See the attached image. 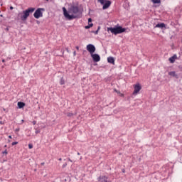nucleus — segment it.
Returning a JSON list of instances; mask_svg holds the SVG:
<instances>
[{
    "label": "nucleus",
    "mask_w": 182,
    "mask_h": 182,
    "mask_svg": "<svg viewBox=\"0 0 182 182\" xmlns=\"http://www.w3.org/2000/svg\"><path fill=\"white\" fill-rule=\"evenodd\" d=\"M79 7L77 6H71L68 9V11L66 9V8L63 7V12L65 18L68 19V21H72L73 19H76L77 18V16L76 14H79ZM69 14H73L72 15Z\"/></svg>",
    "instance_id": "nucleus-1"
},
{
    "label": "nucleus",
    "mask_w": 182,
    "mask_h": 182,
    "mask_svg": "<svg viewBox=\"0 0 182 182\" xmlns=\"http://www.w3.org/2000/svg\"><path fill=\"white\" fill-rule=\"evenodd\" d=\"M107 32H111L113 35H119L120 33H123V32H126V28L117 25L114 27H108Z\"/></svg>",
    "instance_id": "nucleus-2"
},
{
    "label": "nucleus",
    "mask_w": 182,
    "mask_h": 182,
    "mask_svg": "<svg viewBox=\"0 0 182 182\" xmlns=\"http://www.w3.org/2000/svg\"><path fill=\"white\" fill-rule=\"evenodd\" d=\"M36 9L33 7H29L25 11H23L22 13L18 14V16H21V21H26L28 19V17L31 15V14H33L35 12V10Z\"/></svg>",
    "instance_id": "nucleus-3"
},
{
    "label": "nucleus",
    "mask_w": 182,
    "mask_h": 182,
    "mask_svg": "<svg viewBox=\"0 0 182 182\" xmlns=\"http://www.w3.org/2000/svg\"><path fill=\"white\" fill-rule=\"evenodd\" d=\"M45 11V9L43 8H38L36 10V11L33 14V16L34 18H36V19H39V18H42V16H43V13L42 12Z\"/></svg>",
    "instance_id": "nucleus-4"
},
{
    "label": "nucleus",
    "mask_w": 182,
    "mask_h": 182,
    "mask_svg": "<svg viewBox=\"0 0 182 182\" xmlns=\"http://www.w3.org/2000/svg\"><path fill=\"white\" fill-rule=\"evenodd\" d=\"M98 2L101 4V5H103L102 9H107L111 5L112 1L110 0H97Z\"/></svg>",
    "instance_id": "nucleus-5"
},
{
    "label": "nucleus",
    "mask_w": 182,
    "mask_h": 182,
    "mask_svg": "<svg viewBox=\"0 0 182 182\" xmlns=\"http://www.w3.org/2000/svg\"><path fill=\"white\" fill-rule=\"evenodd\" d=\"M86 49L90 53V55H92L95 53V52H96V47L93 44H88Z\"/></svg>",
    "instance_id": "nucleus-6"
},
{
    "label": "nucleus",
    "mask_w": 182,
    "mask_h": 182,
    "mask_svg": "<svg viewBox=\"0 0 182 182\" xmlns=\"http://www.w3.org/2000/svg\"><path fill=\"white\" fill-rule=\"evenodd\" d=\"M141 90V85H140V83H136L134 85V92L133 95H137V93Z\"/></svg>",
    "instance_id": "nucleus-7"
},
{
    "label": "nucleus",
    "mask_w": 182,
    "mask_h": 182,
    "mask_svg": "<svg viewBox=\"0 0 182 182\" xmlns=\"http://www.w3.org/2000/svg\"><path fill=\"white\" fill-rule=\"evenodd\" d=\"M97 180L99 182H112V181L109 180V178L106 176H100Z\"/></svg>",
    "instance_id": "nucleus-8"
},
{
    "label": "nucleus",
    "mask_w": 182,
    "mask_h": 182,
    "mask_svg": "<svg viewBox=\"0 0 182 182\" xmlns=\"http://www.w3.org/2000/svg\"><path fill=\"white\" fill-rule=\"evenodd\" d=\"M91 58H92L93 62H100V55L99 54H91Z\"/></svg>",
    "instance_id": "nucleus-9"
},
{
    "label": "nucleus",
    "mask_w": 182,
    "mask_h": 182,
    "mask_svg": "<svg viewBox=\"0 0 182 182\" xmlns=\"http://www.w3.org/2000/svg\"><path fill=\"white\" fill-rule=\"evenodd\" d=\"M176 59H177V55L174 54L172 57L169 58L168 60L170 63H174V62H176Z\"/></svg>",
    "instance_id": "nucleus-10"
},
{
    "label": "nucleus",
    "mask_w": 182,
    "mask_h": 182,
    "mask_svg": "<svg viewBox=\"0 0 182 182\" xmlns=\"http://www.w3.org/2000/svg\"><path fill=\"white\" fill-rule=\"evenodd\" d=\"M154 28H160V29H163V28H166V24L164 23H160L156 24Z\"/></svg>",
    "instance_id": "nucleus-11"
},
{
    "label": "nucleus",
    "mask_w": 182,
    "mask_h": 182,
    "mask_svg": "<svg viewBox=\"0 0 182 182\" xmlns=\"http://www.w3.org/2000/svg\"><path fill=\"white\" fill-rule=\"evenodd\" d=\"M169 76H173L176 79H178V75L176 74V71H171L168 73Z\"/></svg>",
    "instance_id": "nucleus-12"
},
{
    "label": "nucleus",
    "mask_w": 182,
    "mask_h": 182,
    "mask_svg": "<svg viewBox=\"0 0 182 182\" xmlns=\"http://www.w3.org/2000/svg\"><path fill=\"white\" fill-rule=\"evenodd\" d=\"M108 63H112V65H114V58L113 57H108L107 58Z\"/></svg>",
    "instance_id": "nucleus-13"
},
{
    "label": "nucleus",
    "mask_w": 182,
    "mask_h": 182,
    "mask_svg": "<svg viewBox=\"0 0 182 182\" xmlns=\"http://www.w3.org/2000/svg\"><path fill=\"white\" fill-rule=\"evenodd\" d=\"M17 106L18 109H23V107H25V102H18Z\"/></svg>",
    "instance_id": "nucleus-14"
},
{
    "label": "nucleus",
    "mask_w": 182,
    "mask_h": 182,
    "mask_svg": "<svg viewBox=\"0 0 182 182\" xmlns=\"http://www.w3.org/2000/svg\"><path fill=\"white\" fill-rule=\"evenodd\" d=\"M93 26V23L88 24L87 26H85V29H90Z\"/></svg>",
    "instance_id": "nucleus-15"
},
{
    "label": "nucleus",
    "mask_w": 182,
    "mask_h": 182,
    "mask_svg": "<svg viewBox=\"0 0 182 182\" xmlns=\"http://www.w3.org/2000/svg\"><path fill=\"white\" fill-rule=\"evenodd\" d=\"M153 4H160V2H161V0H151Z\"/></svg>",
    "instance_id": "nucleus-16"
},
{
    "label": "nucleus",
    "mask_w": 182,
    "mask_h": 182,
    "mask_svg": "<svg viewBox=\"0 0 182 182\" xmlns=\"http://www.w3.org/2000/svg\"><path fill=\"white\" fill-rule=\"evenodd\" d=\"M65 83V80L63 79V77L60 78V85H63Z\"/></svg>",
    "instance_id": "nucleus-17"
},
{
    "label": "nucleus",
    "mask_w": 182,
    "mask_h": 182,
    "mask_svg": "<svg viewBox=\"0 0 182 182\" xmlns=\"http://www.w3.org/2000/svg\"><path fill=\"white\" fill-rule=\"evenodd\" d=\"M67 116H68V117H72V116H73V113H72V112H68V113H67Z\"/></svg>",
    "instance_id": "nucleus-18"
},
{
    "label": "nucleus",
    "mask_w": 182,
    "mask_h": 182,
    "mask_svg": "<svg viewBox=\"0 0 182 182\" xmlns=\"http://www.w3.org/2000/svg\"><path fill=\"white\" fill-rule=\"evenodd\" d=\"M28 149H33V145L32 144H29Z\"/></svg>",
    "instance_id": "nucleus-19"
},
{
    "label": "nucleus",
    "mask_w": 182,
    "mask_h": 182,
    "mask_svg": "<svg viewBox=\"0 0 182 182\" xmlns=\"http://www.w3.org/2000/svg\"><path fill=\"white\" fill-rule=\"evenodd\" d=\"M2 154H5L6 156V154H8V151L6 149L4 151L2 152Z\"/></svg>",
    "instance_id": "nucleus-20"
},
{
    "label": "nucleus",
    "mask_w": 182,
    "mask_h": 182,
    "mask_svg": "<svg viewBox=\"0 0 182 182\" xmlns=\"http://www.w3.org/2000/svg\"><path fill=\"white\" fill-rule=\"evenodd\" d=\"M16 144H18V141H14V142H12L11 144L12 146H15Z\"/></svg>",
    "instance_id": "nucleus-21"
},
{
    "label": "nucleus",
    "mask_w": 182,
    "mask_h": 182,
    "mask_svg": "<svg viewBox=\"0 0 182 182\" xmlns=\"http://www.w3.org/2000/svg\"><path fill=\"white\" fill-rule=\"evenodd\" d=\"M93 33H95V35H97L99 33V30L93 31Z\"/></svg>",
    "instance_id": "nucleus-22"
},
{
    "label": "nucleus",
    "mask_w": 182,
    "mask_h": 182,
    "mask_svg": "<svg viewBox=\"0 0 182 182\" xmlns=\"http://www.w3.org/2000/svg\"><path fill=\"white\" fill-rule=\"evenodd\" d=\"M38 133H41V130H39V129L36 130V134H38Z\"/></svg>",
    "instance_id": "nucleus-23"
},
{
    "label": "nucleus",
    "mask_w": 182,
    "mask_h": 182,
    "mask_svg": "<svg viewBox=\"0 0 182 182\" xmlns=\"http://www.w3.org/2000/svg\"><path fill=\"white\" fill-rule=\"evenodd\" d=\"M66 166H68V164H67V163L64 164L63 165V168H65V167H66Z\"/></svg>",
    "instance_id": "nucleus-24"
},
{
    "label": "nucleus",
    "mask_w": 182,
    "mask_h": 182,
    "mask_svg": "<svg viewBox=\"0 0 182 182\" xmlns=\"http://www.w3.org/2000/svg\"><path fill=\"white\" fill-rule=\"evenodd\" d=\"M90 22H92V18H88V23H90Z\"/></svg>",
    "instance_id": "nucleus-25"
},
{
    "label": "nucleus",
    "mask_w": 182,
    "mask_h": 182,
    "mask_svg": "<svg viewBox=\"0 0 182 182\" xmlns=\"http://www.w3.org/2000/svg\"><path fill=\"white\" fill-rule=\"evenodd\" d=\"M68 161H70L71 163H73V161H72L70 158H68Z\"/></svg>",
    "instance_id": "nucleus-26"
},
{
    "label": "nucleus",
    "mask_w": 182,
    "mask_h": 182,
    "mask_svg": "<svg viewBox=\"0 0 182 182\" xmlns=\"http://www.w3.org/2000/svg\"><path fill=\"white\" fill-rule=\"evenodd\" d=\"M33 124L35 126V124H36V121H33Z\"/></svg>",
    "instance_id": "nucleus-27"
},
{
    "label": "nucleus",
    "mask_w": 182,
    "mask_h": 182,
    "mask_svg": "<svg viewBox=\"0 0 182 182\" xmlns=\"http://www.w3.org/2000/svg\"><path fill=\"white\" fill-rule=\"evenodd\" d=\"M14 9V6H10V10L12 11Z\"/></svg>",
    "instance_id": "nucleus-28"
},
{
    "label": "nucleus",
    "mask_w": 182,
    "mask_h": 182,
    "mask_svg": "<svg viewBox=\"0 0 182 182\" xmlns=\"http://www.w3.org/2000/svg\"><path fill=\"white\" fill-rule=\"evenodd\" d=\"M73 55H74V56H76V51L73 52Z\"/></svg>",
    "instance_id": "nucleus-29"
},
{
    "label": "nucleus",
    "mask_w": 182,
    "mask_h": 182,
    "mask_svg": "<svg viewBox=\"0 0 182 182\" xmlns=\"http://www.w3.org/2000/svg\"><path fill=\"white\" fill-rule=\"evenodd\" d=\"M41 166H45V162H42Z\"/></svg>",
    "instance_id": "nucleus-30"
},
{
    "label": "nucleus",
    "mask_w": 182,
    "mask_h": 182,
    "mask_svg": "<svg viewBox=\"0 0 182 182\" xmlns=\"http://www.w3.org/2000/svg\"><path fill=\"white\" fill-rule=\"evenodd\" d=\"M75 48H76L77 50H79V46H76Z\"/></svg>",
    "instance_id": "nucleus-31"
},
{
    "label": "nucleus",
    "mask_w": 182,
    "mask_h": 182,
    "mask_svg": "<svg viewBox=\"0 0 182 182\" xmlns=\"http://www.w3.org/2000/svg\"><path fill=\"white\" fill-rule=\"evenodd\" d=\"M16 132H19V128L16 129Z\"/></svg>",
    "instance_id": "nucleus-32"
},
{
    "label": "nucleus",
    "mask_w": 182,
    "mask_h": 182,
    "mask_svg": "<svg viewBox=\"0 0 182 182\" xmlns=\"http://www.w3.org/2000/svg\"><path fill=\"white\" fill-rule=\"evenodd\" d=\"M6 31H9V28H6V29H5Z\"/></svg>",
    "instance_id": "nucleus-33"
},
{
    "label": "nucleus",
    "mask_w": 182,
    "mask_h": 182,
    "mask_svg": "<svg viewBox=\"0 0 182 182\" xmlns=\"http://www.w3.org/2000/svg\"><path fill=\"white\" fill-rule=\"evenodd\" d=\"M9 139H12V136L9 135Z\"/></svg>",
    "instance_id": "nucleus-34"
},
{
    "label": "nucleus",
    "mask_w": 182,
    "mask_h": 182,
    "mask_svg": "<svg viewBox=\"0 0 182 182\" xmlns=\"http://www.w3.org/2000/svg\"><path fill=\"white\" fill-rule=\"evenodd\" d=\"M100 29V26H98L97 31H99Z\"/></svg>",
    "instance_id": "nucleus-35"
},
{
    "label": "nucleus",
    "mask_w": 182,
    "mask_h": 182,
    "mask_svg": "<svg viewBox=\"0 0 182 182\" xmlns=\"http://www.w3.org/2000/svg\"><path fill=\"white\" fill-rule=\"evenodd\" d=\"M58 160L59 161H62V158H60Z\"/></svg>",
    "instance_id": "nucleus-36"
},
{
    "label": "nucleus",
    "mask_w": 182,
    "mask_h": 182,
    "mask_svg": "<svg viewBox=\"0 0 182 182\" xmlns=\"http://www.w3.org/2000/svg\"><path fill=\"white\" fill-rule=\"evenodd\" d=\"M125 170L124 169H122V173H125Z\"/></svg>",
    "instance_id": "nucleus-37"
},
{
    "label": "nucleus",
    "mask_w": 182,
    "mask_h": 182,
    "mask_svg": "<svg viewBox=\"0 0 182 182\" xmlns=\"http://www.w3.org/2000/svg\"><path fill=\"white\" fill-rule=\"evenodd\" d=\"M66 50H67V52H69V48H66Z\"/></svg>",
    "instance_id": "nucleus-38"
},
{
    "label": "nucleus",
    "mask_w": 182,
    "mask_h": 182,
    "mask_svg": "<svg viewBox=\"0 0 182 182\" xmlns=\"http://www.w3.org/2000/svg\"><path fill=\"white\" fill-rule=\"evenodd\" d=\"M77 156H80V153L77 152Z\"/></svg>",
    "instance_id": "nucleus-39"
},
{
    "label": "nucleus",
    "mask_w": 182,
    "mask_h": 182,
    "mask_svg": "<svg viewBox=\"0 0 182 182\" xmlns=\"http://www.w3.org/2000/svg\"><path fill=\"white\" fill-rule=\"evenodd\" d=\"M2 62H3V63L5 62V60H2Z\"/></svg>",
    "instance_id": "nucleus-40"
},
{
    "label": "nucleus",
    "mask_w": 182,
    "mask_h": 182,
    "mask_svg": "<svg viewBox=\"0 0 182 182\" xmlns=\"http://www.w3.org/2000/svg\"><path fill=\"white\" fill-rule=\"evenodd\" d=\"M64 181L65 182V181H67V180H66V179H65V180H64Z\"/></svg>",
    "instance_id": "nucleus-41"
},
{
    "label": "nucleus",
    "mask_w": 182,
    "mask_h": 182,
    "mask_svg": "<svg viewBox=\"0 0 182 182\" xmlns=\"http://www.w3.org/2000/svg\"><path fill=\"white\" fill-rule=\"evenodd\" d=\"M4 147H6V145H5Z\"/></svg>",
    "instance_id": "nucleus-42"
},
{
    "label": "nucleus",
    "mask_w": 182,
    "mask_h": 182,
    "mask_svg": "<svg viewBox=\"0 0 182 182\" xmlns=\"http://www.w3.org/2000/svg\"><path fill=\"white\" fill-rule=\"evenodd\" d=\"M84 52H86V50H84Z\"/></svg>",
    "instance_id": "nucleus-43"
},
{
    "label": "nucleus",
    "mask_w": 182,
    "mask_h": 182,
    "mask_svg": "<svg viewBox=\"0 0 182 182\" xmlns=\"http://www.w3.org/2000/svg\"><path fill=\"white\" fill-rule=\"evenodd\" d=\"M46 1H49V0H46Z\"/></svg>",
    "instance_id": "nucleus-44"
}]
</instances>
